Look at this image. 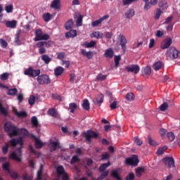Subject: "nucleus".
Segmentation results:
<instances>
[{
	"label": "nucleus",
	"mask_w": 180,
	"mask_h": 180,
	"mask_svg": "<svg viewBox=\"0 0 180 180\" xmlns=\"http://www.w3.org/2000/svg\"><path fill=\"white\" fill-rule=\"evenodd\" d=\"M4 131L8 133L9 137H16V136H19V128L15 126V124H12L11 122H6L4 124Z\"/></svg>",
	"instance_id": "nucleus-1"
},
{
	"label": "nucleus",
	"mask_w": 180,
	"mask_h": 180,
	"mask_svg": "<svg viewBox=\"0 0 180 180\" xmlns=\"http://www.w3.org/2000/svg\"><path fill=\"white\" fill-rule=\"evenodd\" d=\"M22 148H23V146H20V148L16 149L18 153V156L16 152L11 153L9 155L10 160H13L14 161H17V162H22Z\"/></svg>",
	"instance_id": "nucleus-2"
},
{
	"label": "nucleus",
	"mask_w": 180,
	"mask_h": 180,
	"mask_svg": "<svg viewBox=\"0 0 180 180\" xmlns=\"http://www.w3.org/2000/svg\"><path fill=\"white\" fill-rule=\"evenodd\" d=\"M49 39H50V35L47 34H43V31L41 29H37L35 30L34 41H40V40H49Z\"/></svg>",
	"instance_id": "nucleus-3"
},
{
	"label": "nucleus",
	"mask_w": 180,
	"mask_h": 180,
	"mask_svg": "<svg viewBox=\"0 0 180 180\" xmlns=\"http://www.w3.org/2000/svg\"><path fill=\"white\" fill-rule=\"evenodd\" d=\"M139 156L137 155H132L130 158L125 160V164L127 165H131L132 167H137L139 165Z\"/></svg>",
	"instance_id": "nucleus-4"
},
{
	"label": "nucleus",
	"mask_w": 180,
	"mask_h": 180,
	"mask_svg": "<svg viewBox=\"0 0 180 180\" xmlns=\"http://www.w3.org/2000/svg\"><path fill=\"white\" fill-rule=\"evenodd\" d=\"M37 81L39 85H49V84H51V79H50V77L47 75H38Z\"/></svg>",
	"instance_id": "nucleus-5"
},
{
	"label": "nucleus",
	"mask_w": 180,
	"mask_h": 180,
	"mask_svg": "<svg viewBox=\"0 0 180 180\" xmlns=\"http://www.w3.org/2000/svg\"><path fill=\"white\" fill-rule=\"evenodd\" d=\"M40 72V70H34L30 67L24 71V75L31 77V78H36V77H39Z\"/></svg>",
	"instance_id": "nucleus-6"
},
{
	"label": "nucleus",
	"mask_w": 180,
	"mask_h": 180,
	"mask_svg": "<svg viewBox=\"0 0 180 180\" xmlns=\"http://www.w3.org/2000/svg\"><path fill=\"white\" fill-rule=\"evenodd\" d=\"M98 136L99 135H98L96 132L91 130L83 133V137H84L86 139V141H89V143H91V139H98Z\"/></svg>",
	"instance_id": "nucleus-7"
},
{
	"label": "nucleus",
	"mask_w": 180,
	"mask_h": 180,
	"mask_svg": "<svg viewBox=\"0 0 180 180\" xmlns=\"http://www.w3.org/2000/svg\"><path fill=\"white\" fill-rule=\"evenodd\" d=\"M162 162L167 168H175V160L172 157L164 158Z\"/></svg>",
	"instance_id": "nucleus-8"
},
{
	"label": "nucleus",
	"mask_w": 180,
	"mask_h": 180,
	"mask_svg": "<svg viewBox=\"0 0 180 180\" xmlns=\"http://www.w3.org/2000/svg\"><path fill=\"white\" fill-rule=\"evenodd\" d=\"M47 44L46 41H39L37 43V47L39 49L38 53L39 54H41V56H43L47 53V49L44 47Z\"/></svg>",
	"instance_id": "nucleus-9"
},
{
	"label": "nucleus",
	"mask_w": 180,
	"mask_h": 180,
	"mask_svg": "<svg viewBox=\"0 0 180 180\" xmlns=\"http://www.w3.org/2000/svg\"><path fill=\"white\" fill-rule=\"evenodd\" d=\"M125 70L127 72H132L133 74H139L140 72V66L139 65H131L129 66H127Z\"/></svg>",
	"instance_id": "nucleus-10"
},
{
	"label": "nucleus",
	"mask_w": 180,
	"mask_h": 180,
	"mask_svg": "<svg viewBox=\"0 0 180 180\" xmlns=\"http://www.w3.org/2000/svg\"><path fill=\"white\" fill-rule=\"evenodd\" d=\"M167 54H169V57L172 58H178L179 56V51L176 50L174 47H171L167 51Z\"/></svg>",
	"instance_id": "nucleus-11"
},
{
	"label": "nucleus",
	"mask_w": 180,
	"mask_h": 180,
	"mask_svg": "<svg viewBox=\"0 0 180 180\" xmlns=\"http://www.w3.org/2000/svg\"><path fill=\"white\" fill-rule=\"evenodd\" d=\"M120 46L121 49L123 51L124 53L126 52V49L127 48L126 45L127 44V39H126V37L123 34H120Z\"/></svg>",
	"instance_id": "nucleus-12"
},
{
	"label": "nucleus",
	"mask_w": 180,
	"mask_h": 180,
	"mask_svg": "<svg viewBox=\"0 0 180 180\" xmlns=\"http://www.w3.org/2000/svg\"><path fill=\"white\" fill-rule=\"evenodd\" d=\"M18 144H20V146H23V140L22 138L11 139L10 140V146H11V147H16Z\"/></svg>",
	"instance_id": "nucleus-13"
},
{
	"label": "nucleus",
	"mask_w": 180,
	"mask_h": 180,
	"mask_svg": "<svg viewBox=\"0 0 180 180\" xmlns=\"http://www.w3.org/2000/svg\"><path fill=\"white\" fill-rule=\"evenodd\" d=\"M106 19H109V15H103L101 18L97 20L93 21L91 22V26L93 27H96V26H99V25H101V23L103 22V20H106Z\"/></svg>",
	"instance_id": "nucleus-14"
},
{
	"label": "nucleus",
	"mask_w": 180,
	"mask_h": 180,
	"mask_svg": "<svg viewBox=\"0 0 180 180\" xmlns=\"http://www.w3.org/2000/svg\"><path fill=\"white\" fill-rule=\"evenodd\" d=\"M171 44H172V39L171 38L165 39L161 44V49L165 50V49H168Z\"/></svg>",
	"instance_id": "nucleus-15"
},
{
	"label": "nucleus",
	"mask_w": 180,
	"mask_h": 180,
	"mask_svg": "<svg viewBox=\"0 0 180 180\" xmlns=\"http://www.w3.org/2000/svg\"><path fill=\"white\" fill-rule=\"evenodd\" d=\"M65 36L67 39H74V37H77V30H70L65 33Z\"/></svg>",
	"instance_id": "nucleus-16"
},
{
	"label": "nucleus",
	"mask_w": 180,
	"mask_h": 180,
	"mask_svg": "<svg viewBox=\"0 0 180 180\" xmlns=\"http://www.w3.org/2000/svg\"><path fill=\"white\" fill-rule=\"evenodd\" d=\"M153 67L155 71H160V70H162V68H164V63L159 60L155 63Z\"/></svg>",
	"instance_id": "nucleus-17"
},
{
	"label": "nucleus",
	"mask_w": 180,
	"mask_h": 180,
	"mask_svg": "<svg viewBox=\"0 0 180 180\" xmlns=\"http://www.w3.org/2000/svg\"><path fill=\"white\" fill-rule=\"evenodd\" d=\"M81 53L84 57H86V58H88V60H91V58H92V57H94V53L92 51H86V49H82Z\"/></svg>",
	"instance_id": "nucleus-18"
},
{
	"label": "nucleus",
	"mask_w": 180,
	"mask_h": 180,
	"mask_svg": "<svg viewBox=\"0 0 180 180\" xmlns=\"http://www.w3.org/2000/svg\"><path fill=\"white\" fill-rule=\"evenodd\" d=\"M50 147H51V153H53V151H56V150H57V148H61V146H60V143L58 141L51 142Z\"/></svg>",
	"instance_id": "nucleus-19"
},
{
	"label": "nucleus",
	"mask_w": 180,
	"mask_h": 180,
	"mask_svg": "<svg viewBox=\"0 0 180 180\" xmlns=\"http://www.w3.org/2000/svg\"><path fill=\"white\" fill-rule=\"evenodd\" d=\"M51 8L52 9H60V8H61L60 0H53L51 4Z\"/></svg>",
	"instance_id": "nucleus-20"
},
{
	"label": "nucleus",
	"mask_w": 180,
	"mask_h": 180,
	"mask_svg": "<svg viewBox=\"0 0 180 180\" xmlns=\"http://www.w3.org/2000/svg\"><path fill=\"white\" fill-rule=\"evenodd\" d=\"M114 54L115 52L113 51V49L112 48H109L107 50H105L104 56L107 58H113Z\"/></svg>",
	"instance_id": "nucleus-21"
},
{
	"label": "nucleus",
	"mask_w": 180,
	"mask_h": 180,
	"mask_svg": "<svg viewBox=\"0 0 180 180\" xmlns=\"http://www.w3.org/2000/svg\"><path fill=\"white\" fill-rule=\"evenodd\" d=\"M72 27H74V20L72 19H70L65 23V29L66 30H71Z\"/></svg>",
	"instance_id": "nucleus-22"
},
{
	"label": "nucleus",
	"mask_w": 180,
	"mask_h": 180,
	"mask_svg": "<svg viewBox=\"0 0 180 180\" xmlns=\"http://www.w3.org/2000/svg\"><path fill=\"white\" fill-rule=\"evenodd\" d=\"M162 13H164V12L162 11V10H161V8H156L154 11L155 20H159L160 17L161 16V15H162Z\"/></svg>",
	"instance_id": "nucleus-23"
},
{
	"label": "nucleus",
	"mask_w": 180,
	"mask_h": 180,
	"mask_svg": "<svg viewBox=\"0 0 180 180\" xmlns=\"http://www.w3.org/2000/svg\"><path fill=\"white\" fill-rule=\"evenodd\" d=\"M75 19H76V26L79 27V26H82V19H84V16L81 14H79L78 16L75 15Z\"/></svg>",
	"instance_id": "nucleus-24"
},
{
	"label": "nucleus",
	"mask_w": 180,
	"mask_h": 180,
	"mask_svg": "<svg viewBox=\"0 0 180 180\" xmlns=\"http://www.w3.org/2000/svg\"><path fill=\"white\" fill-rule=\"evenodd\" d=\"M83 47L86 49H91V47H95L96 46V41H91L90 42L85 41L82 45Z\"/></svg>",
	"instance_id": "nucleus-25"
},
{
	"label": "nucleus",
	"mask_w": 180,
	"mask_h": 180,
	"mask_svg": "<svg viewBox=\"0 0 180 180\" xmlns=\"http://www.w3.org/2000/svg\"><path fill=\"white\" fill-rule=\"evenodd\" d=\"M48 115H49V116H51V117H57L58 116V112L55 108H52L49 109Z\"/></svg>",
	"instance_id": "nucleus-26"
},
{
	"label": "nucleus",
	"mask_w": 180,
	"mask_h": 180,
	"mask_svg": "<svg viewBox=\"0 0 180 180\" xmlns=\"http://www.w3.org/2000/svg\"><path fill=\"white\" fill-rule=\"evenodd\" d=\"M135 13L136 11H134V9L130 8L125 12V16L127 19H131V18L134 16Z\"/></svg>",
	"instance_id": "nucleus-27"
},
{
	"label": "nucleus",
	"mask_w": 180,
	"mask_h": 180,
	"mask_svg": "<svg viewBox=\"0 0 180 180\" xmlns=\"http://www.w3.org/2000/svg\"><path fill=\"white\" fill-rule=\"evenodd\" d=\"M17 25H18V21H16L15 20L6 22V27H10L11 29H15V27H16Z\"/></svg>",
	"instance_id": "nucleus-28"
},
{
	"label": "nucleus",
	"mask_w": 180,
	"mask_h": 180,
	"mask_svg": "<svg viewBox=\"0 0 180 180\" xmlns=\"http://www.w3.org/2000/svg\"><path fill=\"white\" fill-rule=\"evenodd\" d=\"M13 112L18 117H27V112H26V111L18 112V110L15 109Z\"/></svg>",
	"instance_id": "nucleus-29"
},
{
	"label": "nucleus",
	"mask_w": 180,
	"mask_h": 180,
	"mask_svg": "<svg viewBox=\"0 0 180 180\" xmlns=\"http://www.w3.org/2000/svg\"><path fill=\"white\" fill-rule=\"evenodd\" d=\"M151 74V68L146 66L142 70V75L143 77H148Z\"/></svg>",
	"instance_id": "nucleus-30"
},
{
	"label": "nucleus",
	"mask_w": 180,
	"mask_h": 180,
	"mask_svg": "<svg viewBox=\"0 0 180 180\" xmlns=\"http://www.w3.org/2000/svg\"><path fill=\"white\" fill-rule=\"evenodd\" d=\"M63 72H64V68L61 66H58L54 70V75L56 77H59V75H62Z\"/></svg>",
	"instance_id": "nucleus-31"
},
{
	"label": "nucleus",
	"mask_w": 180,
	"mask_h": 180,
	"mask_svg": "<svg viewBox=\"0 0 180 180\" xmlns=\"http://www.w3.org/2000/svg\"><path fill=\"white\" fill-rule=\"evenodd\" d=\"M41 58L44 64H50L51 63V58L49 57L48 55L44 54L41 56Z\"/></svg>",
	"instance_id": "nucleus-32"
},
{
	"label": "nucleus",
	"mask_w": 180,
	"mask_h": 180,
	"mask_svg": "<svg viewBox=\"0 0 180 180\" xmlns=\"http://www.w3.org/2000/svg\"><path fill=\"white\" fill-rule=\"evenodd\" d=\"M82 106L83 109H84V110H89V109H91V105L89 104V101H88V99H85L83 101Z\"/></svg>",
	"instance_id": "nucleus-33"
},
{
	"label": "nucleus",
	"mask_w": 180,
	"mask_h": 180,
	"mask_svg": "<svg viewBox=\"0 0 180 180\" xmlns=\"http://www.w3.org/2000/svg\"><path fill=\"white\" fill-rule=\"evenodd\" d=\"M109 167H110V162L101 164L99 167V172H103Z\"/></svg>",
	"instance_id": "nucleus-34"
},
{
	"label": "nucleus",
	"mask_w": 180,
	"mask_h": 180,
	"mask_svg": "<svg viewBox=\"0 0 180 180\" xmlns=\"http://www.w3.org/2000/svg\"><path fill=\"white\" fill-rule=\"evenodd\" d=\"M111 176H112V178H115L117 180H122V178L119 175V172L117 171V169L112 171Z\"/></svg>",
	"instance_id": "nucleus-35"
},
{
	"label": "nucleus",
	"mask_w": 180,
	"mask_h": 180,
	"mask_svg": "<svg viewBox=\"0 0 180 180\" xmlns=\"http://www.w3.org/2000/svg\"><path fill=\"white\" fill-rule=\"evenodd\" d=\"M145 171H146V168L144 167H137L136 169V176H138V178H140V176L141 175V174H143Z\"/></svg>",
	"instance_id": "nucleus-36"
},
{
	"label": "nucleus",
	"mask_w": 180,
	"mask_h": 180,
	"mask_svg": "<svg viewBox=\"0 0 180 180\" xmlns=\"http://www.w3.org/2000/svg\"><path fill=\"white\" fill-rule=\"evenodd\" d=\"M77 108L78 105L75 103H71L69 104V109L70 110V113H75Z\"/></svg>",
	"instance_id": "nucleus-37"
},
{
	"label": "nucleus",
	"mask_w": 180,
	"mask_h": 180,
	"mask_svg": "<svg viewBox=\"0 0 180 180\" xmlns=\"http://www.w3.org/2000/svg\"><path fill=\"white\" fill-rule=\"evenodd\" d=\"M56 172L58 175H64L65 174V169H64V167L63 165H60L56 168Z\"/></svg>",
	"instance_id": "nucleus-38"
},
{
	"label": "nucleus",
	"mask_w": 180,
	"mask_h": 180,
	"mask_svg": "<svg viewBox=\"0 0 180 180\" xmlns=\"http://www.w3.org/2000/svg\"><path fill=\"white\" fill-rule=\"evenodd\" d=\"M31 123L33 127H39V121L37 120V117H32L31 118Z\"/></svg>",
	"instance_id": "nucleus-39"
},
{
	"label": "nucleus",
	"mask_w": 180,
	"mask_h": 180,
	"mask_svg": "<svg viewBox=\"0 0 180 180\" xmlns=\"http://www.w3.org/2000/svg\"><path fill=\"white\" fill-rule=\"evenodd\" d=\"M96 101L98 105L103 103V94H100L96 97Z\"/></svg>",
	"instance_id": "nucleus-40"
},
{
	"label": "nucleus",
	"mask_w": 180,
	"mask_h": 180,
	"mask_svg": "<svg viewBox=\"0 0 180 180\" xmlns=\"http://www.w3.org/2000/svg\"><path fill=\"white\" fill-rule=\"evenodd\" d=\"M148 144H150V146H152L153 147H156V146H158L157 142H155V141H154V139H153L150 135L148 136Z\"/></svg>",
	"instance_id": "nucleus-41"
},
{
	"label": "nucleus",
	"mask_w": 180,
	"mask_h": 180,
	"mask_svg": "<svg viewBox=\"0 0 180 180\" xmlns=\"http://www.w3.org/2000/svg\"><path fill=\"white\" fill-rule=\"evenodd\" d=\"M120 60H122V57L120 56V55L114 56V61H115V67H119Z\"/></svg>",
	"instance_id": "nucleus-42"
},
{
	"label": "nucleus",
	"mask_w": 180,
	"mask_h": 180,
	"mask_svg": "<svg viewBox=\"0 0 180 180\" xmlns=\"http://www.w3.org/2000/svg\"><path fill=\"white\" fill-rule=\"evenodd\" d=\"M0 79L1 81H7V79H9V73L5 72L0 75Z\"/></svg>",
	"instance_id": "nucleus-43"
},
{
	"label": "nucleus",
	"mask_w": 180,
	"mask_h": 180,
	"mask_svg": "<svg viewBox=\"0 0 180 180\" xmlns=\"http://www.w3.org/2000/svg\"><path fill=\"white\" fill-rule=\"evenodd\" d=\"M0 113L4 116H8V110L2 105V103H0Z\"/></svg>",
	"instance_id": "nucleus-44"
},
{
	"label": "nucleus",
	"mask_w": 180,
	"mask_h": 180,
	"mask_svg": "<svg viewBox=\"0 0 180 180\" xmlns=\"http://www.w3.org/2000/svg\"><path fill=\"white\" fill-rule=\"evenodd\" d=\"M102 36H103V34L99 32H94L91 34V37H95L96 39H101Z\"/></svg>",
	"instance_id": "nucleus-45"
},
{
	"label": "nucleus",
	"mask_w": 180,
	"mask_h": 180,
	"mask_svg": "<svg viewBox=\"0 0 180 180\" xmlns=\"http://www.w3.org/2000/svg\"><path fill=\"white\" fill-rule=\"evenodd\" d=\"M1 151L4 155L8 154V151H9V145L6 143L4 146H2Z\"/></svg>",
	"instance_id": "nucleus-46"
},
{
	"label": "nucleus",
	"mask_w": 180,
	"mask_h": 180,
	"mask_svg": "<svg viewBox=\"0 0 180 180\" xmlns=\"http://www.w3.org/2000/svg\"><path fill=\"white\" fill-rule=\"evenodd\" d=\"M125 98L128 101H134V94H133V93H128L127 94Z\"/></svg>",
	"instance_id": "nucleus-47"
},
{
	"label": "nucleus",
	"mask_w": 180,
	"mask_h": 180,
	"mask_svg": "<svg viewBox=\"0 0 180 180\" xmlns=\"http://www.w3.org/2000/svg\"><path fill=\"white\" fill-rule=\"evenodd\" d=\"M16 94H18V89L16 88L9 89L7 93L8 95H10L11 96H13V95H16Z\"/></svg>",
	"instance_id": "nucleus-48"
},
{
	"label": "nucleus",
	"mask_w": 180,
	"mask_h": 180,
	"mask_svg": "<svg viewBox=\"0 0 180 180\" xmlns=\"http://www.w3.org/2000/svg\"><path fill=\"white\" fill-rule=\"evenodd\" d=\"M34 102H36V96H30L28 100L29 105L33 106V105H34Z\"/></svg>",
	"instance_id": "nucleus-49"
},
{
	"label": "nucleus",
	"mask_w": 180,
	"mask_h": 180,
	"mask_svg": "<svg viewBox=\"0 0 180 180\" xmlns=\"http://www.w3.org/2000/svg\"><path fill=\"white\" fill-rule=\"evenodd\" d=\"M5 11L7 12V13H12L13 12V5L10 4L8 6H6L5 7Z\"/></svg>",
	"instance_id": "nucleus-50"
},
{
	"label": "nucleus",
	"mask_w": 180,
	"mask_h": 180,
	"mask_svg": "<svg viewBox=\"0 0 180 180\" xmlns=\"http://www.w3.org/2000/svg\"><path fill=\"white\" fill-rule=\"evenodd\" d=\"M167 146H163L159 149H158L157 150V154L158 155H162V154H164V151H165L167 150Z\"/></svg>",
	"instance_id": "nucleus-51"
},
{
	"label": "nucleus",
	"mask_w": 180,
	"mask_h": 180,
	"mask_svg": "<svg viewBox=\"0 0 180 180\" xmlns=\"http://www.w3.org/2000/svg\"><path fill=\"white\" fill-rule=\"evenodd\" d=\"M10 174V176L13 179H18L19 178V175L16 173V172L11 171L8 172Z\"/></svg>",
	"instance_id": "nucleus-52"
},
{
	"label": "nucleus",
	"mask_w": 180,
	"mask_h": 180,
	"mask_svg": "<svg viewBox=\"0 0 180 180\" xmlns=\"http://www.w3.org/2000/svg\"><path fill=\"white\" fill-rule=\"evenodd\" d=\"M139 0H122V4L124 6H126V5H131L133 2H136Z\"/></svg>",
	"instance_id": "nucleus-53"
},
{
	"label": "nucleus",
	"mask_w": 180,
	"mask_h": 180,
	"mask_svg": "<svg viewBox=\"0 0 180 180\" xmlns=\"http://www.w3.org/2000/svg\"><path fill=\"white\" fill-rule=\"evenodd\" d=\"M43 146H44L43 142H41L39 139H37L35 141V147L37 148H41Z\"/></svg>",
	"instance_id": "nucleus-54"
},
{
	"label": "nucleus",
	"mask_w": 180,
	"mask_h": 180,
	"mask_svg": "<svg viewBox=\"0 0 180 180\" xmlns=\"http://www.w3.org/2000/svg\"><path fill=\"white\" fill-rule=\"evenodd\" d=\"M167 139L169 141H174L175 140V134L173 132L167 133Z\"/></svg>",
	"instance_id": "nucleus-55"
},
{
	"label": "nucleus",
	"mask_w": 180,
	"mask_h": 180,
	"mask_svg": "<svg viewBox=\"0 0 180 180\" xmlns=\"http://www.w3.org/2000/svg\"><path fill=\"white\" fill-rule=\"evenodd\" d=\"M168 109V103H163L160 106V110L161 112H165V110Z\"/></svg>",
	"instance_id": "nucleus-56"
},
{
	"label": "nucleus",
	"mask_w": 180,
	"mask_h": 180,
	"mask_svg": "<svg viewBox=\"0 0 180 180\" xmlns=\"http://www.w3.org/2000/svg\"><path fill=\"white\" fill-rule=\"evenodd\" d=\"M106 75H102V74H98L96 77V80L97 81H105L106 79Z\"/></svg>",
	"instance_id": "nucleus-57"
},
{
	"label": "nucleus",
	"mask_w": 180,
	"mask_h": 180,
	"mask_svg": "<svg viewBox=\"0 0 180 180\" xmlns=\"http://www.w3.org/2000/svg\"><path fill=\"white\" fill-rule=\"evenodd\" d=\"M76 162H79V158H78L77 155H75L72 158L70 164L74 165Z\"/></svg>",
	"instance_id": "nucleus-58"
},
{
	"label": "nucleus",
	"mask_w": 180,
	"mask_h": 180,
	"mask_svg": "<svg viewBox=\"0 0 180 180\" xmlns=\"http://www.w3.org/2000/svg\"><path fill=\"white\" fill-rule=\"evenodd\" d=\"M0 45L3 49L8 47V42L3 39H0Z\"/></svg>",
	"instance_id": "nucleus-59"
},
{
	"label": "nucleus",
	"mask_w": 180,
	"mask_h": 180,
	"mask_svg": "<svg viewBox=\"0 0 180 180\" xmlns=\"http://www.w3.org/2000/svg\"><path fill=\"white\" fill-rule=\"evenodd\" d=\"M51 18V15H50L49 13H47L43 15V19L45 22H49Z\"/></svg>",
	"instance_id": "nucleus-60"
},
{
	"label": "nucleus",
	"mask_w": 180,
	"mask_h": 180,
	"mask_svg": "<svg viewBox=\"0 0 180 180\" xmlns=\"http://www.w3.org/2000/svg\"><path fill=\"white\" fill-rule=\"evenodd\" d=\"M134 141L137 146H141L143 144V141L139 136L135 137Z\"/></svg>",
	"instance_id": "nucleus-61"
},
{
	"label": "nucleus",
	"mask_w": 180,
	"mask_h": 180,
	"mask_svg": "<svg viewBox=\"0 0 180 180\" xmlns=\"http://www.w3.org/2000/svg\"><path fill=\"white\" fill-rule=\"evenodd\" d=\"M3 169L4 171H7V172H11V169H9V164L8 162H5L3 164Z\"/></svg>",
	"instance_id": "nucleus-62"
},
{
	"label": "nucleus",
	"mask_w": 180,
	"mask_h": 180,
	"mask_svg": "<svg viewBox=\"0 0 180 180\" xmlns=\"http://www.w3.org/2000/svg\"><path fill=\"white\" fill-rule=\"evenodd\" d=\"M151 8V4L149 1L145 2L143 9L144 11H148V9Z\"/></svg>",
	"instance_id": "nucleus-63"
},
{
	"label": "nucleus",
	"mask_w": 180,
	"mask_h": 180,
	"mask_svg": "<svg viewBox=\"0 0 180 180\" xmlns=\"http://www.w3.org/2000/svg\"><path fill=\"white\" fill-rule=\"evenodd\" d=\"M126 180H134V174L131 172L127 176Z\"/></svg>",
	"instance_id": "nucleus-64"
}]
</instances>
